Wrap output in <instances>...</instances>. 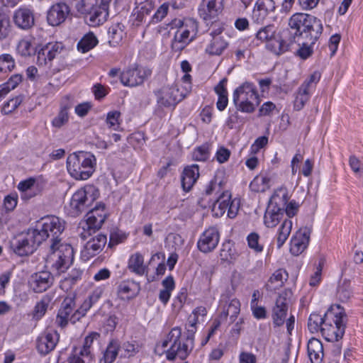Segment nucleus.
<instances>
[{
    "mask_svg": "<svg viewBox=\"0 0 363 363\" xmlns=\"http://www.w3.org/2000/svg\"><path fill=\"white\" fill-rule=\"evenodd\" d=\"M50 52V59L51 61L58 56L64 50V45L62 43L55 42L47 43Z\"/></svg>",
    "mask_w": 363,
    "mask_h": 363,
    "instance_id": "bf43d9fd",
    "label": "nucleus"
},
{
    "mask_svg": "<svg viewBox=\"0 0 363 363\" xmlns=\"http://www.w3.org/2000/svg\"><path fill=\"white\" fill-rule=\"evenodd\" d=\"M223 0H203L199 8V14L204 21L216 18L223 8Z\"/></svg>",
    "mask_w": 363,
    "mask_h": 363,
    "instance_id": "6ab92c4d",
    "label": "nucleus"
},
{
    "mask_svg": "<svg viewBox=\"0 0 363 363\" xmlns=\"http://www.w3.org/2000/svg\"><path fill=\"white\" fill-rule=\"evenodd\" d=\"M269 179L264 175H257L251 182V190L263 192L269 188Z\"/></svg>",
    "mask_w": 363,
    "mask_h": 363,
    "instance_id": "c03bdc74",
    "label": "nucleus"
},
{
    "mask_svg": "<svg viewBox=\"0 0 363 363\" xmlns=\"http://www.w3.org/2000/svg\"><path fill=\"white\" fill-rule=\"evenodd\" d=\"M35 54H37V64L38 65H45L48 62L51 61L50 59V52L47 44L40 48L39 50H37Z\"/></svg>",
    "mask_w": 363,
    "mask_h": 363,
    "instance_id": "3c124183",
    "label": "nucleus"
},
{
    "mask_svg": "<svg viewBox=\"0 0 363 363\" xmlns=\"http://www.w3.org/2000/svg\"><path fill=\"white\" fill-rule=\"evenodd\" d=\"M54 278L50 272L43 271L32 276L30 286L35 293H43L53 284Z\"/></svg>",
    "mask_w": 363,
    "mask_h": 363,
    "instance_id": "aec40b11",
    "label": "nucleus"
},
{
    "mask_svg": "<svg viewBox=\"0 0 363 363\" xmlns=\"http://www.w3.org/2000/svg\"><path fill=\"white\" fill-rule=\"evenodd\" d=\"M220 234L215 227L206 230L201 235L197 246L200 251L207 253L213 250L218 244Z\"/></svg>",
    "mask_w": 363,
    "mask_h": 363,
    "instance_id": "4468645a",
    "label": "nucleus"
},
{
    "mask_svg": "<svg viewBox=\"0 0 363 363\" xmlns=\"http://www.w3.org/2000/svg\"><path fill=\"white\" fill-rule=\"evenodd\" d=\"M306 86L301 85L297 91L294 105L296 111L301 110L310 98L309 90L306 88Z\"/></svg>",
    "mask_w": 363,
    "mask_h": 363,
    "instance_id": "a19ab883",
    "label": "nucleus"
},
{
    "mask_svg": "<svg viewBox=\"0 0 363 363\" xmlns=\"http://www.w3.org/2000/svg\"><path fill=\"white\" fill-rule=\"evenodd\" d=\"M68 112L66 107L62 108L58 115L52 120V125L60 128L68 121Z\"/></svg>",
    "mask_w": 363,
    "mask_h": 363,
    "instance_id": "5fc2aeb1",
    "label": "nucleus"
},
{
    "mask_svg": "<svg viewBox=\"0 0 363 363\" xmlns=\"http://www.w3.org/2000/svg\"><path fill=\"white\" fill-rule=\"evenodd\" d=\"M13 26L10 18L4 13H0V41L9 38L12 35Z\"/></svg>",
    "mask_w": 363,
    "mask_h": 363,
    "instance_id": "ea45409f",
    "label": "nucleus"
},
{
    "mask_svg": "<svg viewBox=\"0 0 363 363\" xmlns=\"http://www.w3.org/2000/svg\"><path fill=\"white\" fill-rule=\"evenodd\" d=\"M139 285L134 281H123L118 286V294L122 299H130L137 296Z\"/></svg>",
    "mask_w": 363,
    "mask_h": 363,
    "instance_id": "c756f323",
    "label": "nucleus"
},
{
    "mask_svg": "<svg viewBox=\"0 0 363 363\" xmlns=\"http://www.w3.org/2000/svg\"><path fill=\"white\" fill-rule=\"evenodd\" d=\"M299 45V48L296 51V55L302 60H306L313 53V46L316 41L312 40H298L296 41Z\"/></svg>",
    "mask_w": 363,
    "mask_h": 363,
    "instance_id": "c9c22d12",
    "label": "nucleus"
},
{
    "mask_svg": "<svg viewBox=\"0 0 363 363\" xmlns=\"http://www.w3.org/2000/svg\"><path fill=\"white\" fill-rule=\"evenodd\" d=\"M123 26L121 23L112 25L108 30V43L111 46L118 45L123 39Z\"/></svg>",
    "mask_w": 363,
    "mask_h": 363,
    "instance_id": "f704fd0d",
    "label": "nucleus"
},
{
    "mask_svg": "<svg viewBox=\"0 0 363 363\" xmlns=\"http://www.w3.org/2000/svg\"><path fill=\"white\" fill-rule=\"evenodd\" d=\"M230 156V151L224 147H220L216 154V158L220 164L227 162Z\"/></svg>",
    "mask_w": 363,
    "mask_h": 363,
    "instance_id": "69168bd1",
    "label": "nucleus"
},
{
    "mask_svg": "<svg viewBox=\"0 0 363 363\" xmlns=\"http://www.w3.org/2000/svg\"><path fill=\"white\" fill-rule=\"evenodd\" d=\"M38 240L31 229L26 234L18 235L11 243L13 252L19 256H27L36 250L40 245Z\"/></svg>",
    "mask_w": 363,
    "mask_h": 363,
    "instance_id": "9d476101",
    "label": "nucleus"
},
{
    "mask_svg": "<svg viewBox=\"0 0 363 363\" xmlns=\"http://www.w3.org/2000/svg\"><path fill=\"white\" fill-rule=\"evenodd\" d=\"M250 83L246 82L238 86L233 93V103L238 111L250 112Z\"/></svg>",
    "mask_w": 363,
    "mask_h": 363,
    "instance_id": "a211bd4d",
    "label": "nucleus"
},
{
    "mask_svg": "<svg viewBox=\"0 0 363 363\" xmlns=\"http://www.w3.org/2000/svg\"><path fill=\"white\" fill-rule=\"evenodd\" d=\"M96 3V0H79L75 2L74 6L79 13L87 14L91 11Z\"/></svg>",
    "mask_w": 363,
    "mask_h": 363,
    "instance_id": "09e8293b",
    "label": "nucleus"
},
{
    "mask_svg": "<svg viewBox=\"0 0 363 363\" xmlns=\"http://www.w3.org/2000/svg\"><path fill=\"white\" fill-rule=\"evenodd\" d=\"M255 7L267 15L269 11L275 9V5L273 0H257Z\"/></svg>",
    "mask_w": 363,
    "mask_h": 363,
    "instance_id": "864d4df0",
    "label": "nucleus"
},
{
    "mask_svg": "<svg viewBox=\"0 0 363 363\" xmlns=\"http://www.w3.org/2000/svg\"><path fill=\"white\" fill-rule=\"evenodd\" d=\"M291 295V291L286 290L276 300L272 310L273 323L276 326L282 325L285 321Z\"/></svg>",
    "mask_w": 363,
    "mask_h": 363,
    "instance_id": "f8f14e48",
    "label": "nucleus"
},
{
    "mask_svg": "<svg viewBox=\"0 0 363 363\" xmlns=\"http://www.w3.org/2000/svg\"><path fill=\"white\" fill-rule=\"evenodd\" d=\"M16 51L23 57H28L35 55L37 48L30 41L22 39L17 45Z\"/></svg>",
    "mask_w": 363,
    "mask_h": 363,
    "instance_id": "79ce46f5",
    "label": "nucleus"
},
{
    "mask_svg": "<svg viewBox=\"0 0 363 363\" xmlns=\"http://www.w3.org/2000/svg\"><path fill=\"white\" fill-rule=\"evenodd\" d=\"M332 315L335 325L331 323L325 322L323 326L321 327L320 331L322 335L329 342L338 341L341 339L345 333V325L344 324V318L345 314L340 310H337Z\"/></svg>",
    "mask_w": 363,
    "mask_h": 363,
    "instance_id": "1a4fd4ad",
    "label": "nucleus"
},
{
    "mask_svg": "<svg viewBox=\"0 0 363 363\" xmlns=\"http://www.w3.org/2000/svg\"><path fill=\"white\" fill-rule=\"evenodd\" d=\"M74 307L75 302L74 298L67 297L65 298L56 318V322L60 327H65L67 325L68 321H70V318L72 316L70 314Z\"/></svg>",
    "mask_w": 363,
    "mask_h": 363,
    "instance_id": "b1692460",
    "label": "nucleus"
},
{
    "mask_svg": "<svg viewBox=\"0 0 363 363\" xmlns=\"http://www.w3.org/2000/svg\"><path fill=\"white\" fill-rule=\"evenodd\" d=\"M194 38L186 30H177L172 43V48L176 52H181Z\"/></svg>",
    "mask_w": 363,
    "mask_h": 363,
    "instance_id": "cd10ccee",
    "label": "nucleus"
},
{
    "mask_svg": "<svg viewBox=\"0 0 363 363\" xmlns=\"http://www.w3.org/2000/svg\"><path fill=\"white\" fill-rule=\"evenodd\" d=\"M289 200L286 188H279L272 196L264 216L267 228L275 227L284 218V207Z\"/></svg>",
    "mask_w": 363,
    "mask_h": 363,
    "instance_id": "39448f33",
    "label": "nucleus"
},
{
    "mask_svg": "<svg viewBox=\"0 0 363 363\" xmlns=\"http://www.w3.org/2000/svg\"><path fill=\"white\" fill-rule=\"evenodd\" d=\"M168 9L169 7L167 4H163L161 5L153 16L152 21L155 23L161 21L167 14Z\"/></svg>",
    "mask_w": 363,
    "mask_h": 363,
    "instance_id": "338daca9",
    "label": "nucleus"
},
{
    "mask_svg": "<svg viewBox=\"0 0 363 363\" xmlns=\"http://www.w3.org/2000/svg\"><path fill=\"white\" fill-rule=\"evenodd\" d=\"M223 169H218L216 172L213 179L206 186L204 193L206 195H211L213 191H220L223 189L226 183V178Z\"/></svg>",
    "mask_w": 363,
    "mask_h": 363,
    "instance_id": "c85d7f7f",
    "label": "nucleus"
},
{
    "mask_svg": "<svg viewBox=\"0 0 363 363\" xmlns=\"http://www.w3.org/2000/svg\"><path fill=\"white\" fill-rule=\"evenodd\" d=\"M69 12V7L66 4H55L47 12V21L52 26H60L65 22Z\"/></svg>",
    "mask_w": 363,
    "mask_h": 363,
    "instance_id": "f3484780",
    "label": "nucleus"
},
{
    "mask_svg": "<svg viewBox=\"0 0 363 363\" xmlns=\"http://www.w3.org/2000/svg\"><path fill=\"white\" fill-rule=\"evenodd\" d=\"M23 96L19 95L8 101L1 108L4 114H9L16 110L23 100Z\"/></svg>",
    "mask_w": 363,
    "mask_h": 363,
    "instance_id": "49530a36",
    "label": "nucleus"
},
{
    "mask_svg": "<svg viewBox=\"0 0 363 363\" xmlns=\"http://www.w3.org/2000/svg\"><path fill=\"white\" fill-rule=\"evenodd\" d=\"M50 250L47 263L57 273L65 272L74 260L73 247L69 244L60 242L54 249L50 248Z\"/></svg>",
    "mask_w": 363,
    "mask_h": 363,
    "instance_id": "423d86ee",
    "label": "nucleus"
},
{
    "mask_svg": "<svg viewBox=\"0 0 363 363\" xmlns=\"http://www.w3.org/2000/svg\"><path fill=\"white\" fill-rule=\"evenodd\" d=\"M83 271L74 268L72 269L61 281V288L64 290H69L75 285L78 281L82 279Z\"/></svg>",
    "mask_w": 363,
    "mask_h": 363,
    "instance_id": "2f4dec72",
    "label": "nucleus"
},
{
    "mask_svg": "<svg viewBox=\"0 0 363 363\" xmlns=\"http://www.w3.org/2000/svg\"><path fill=\"white\" fill-rule=\"evenodd\" d=\"M144 259L140 253L133 255L128 261V269L138 275H143L146 272V267L143 265Z\"/></svg>",
    "mask_w": 363,
    "mask_h": 363,
    "instance_id": "72a5a7b5",
    "label": "nucleus"
},
{
    "mask_svg": "<svg viewBox=\"0 0 363 363\" xmlns=\"http://www.w3.org/2000/svg\"><path fill=\"white\" fill-rule=\"evenodd\" d=\"M227 45L228 43L221 37H213L212 42L206 48V52L210 55H219Z\"/></svg>",
    "mask_w": 363,
    "mask_h": 363,
    "instance_id": "37998d69",
    "label": "nucleus"
},
{
    "mask_svg": "<svg viewBox=\"0 0 363 363\" xmlns=\"http://www.w3.org/2000/svg\"><path fill=\"white\" fill-rule=\"evenodd\" d=\"M308 357L311 363H321L323 359V346L322 342L316 339L309 340L307 345Z\"/></svg>",
    "mask_w": 363,
    "mask_h": 363,
    "instance_id": "a878e982",
    "label": "nucleus"
},
{
    "mask_svg": "<svg viewBox=\"0 0 363 363\" xmlns=\"http://www.w3.org/2000/svg\"><path fill=\"white\" fill-rule=\"evenodd\" d=\"M210 157L209 145L203 144L197 147L193 152L192 157L196 161H206Z\"/></svg>",
    "mask_w": 363,
    "mask_h": 363,
    "instance_id": "de8ad7c7",
    "label": "nucleus"
},
{
    "mask_svg": "<svg viewBox=\"0 0 363 363\" xmlns=\"http://www.w3.org/2000/svg\"><path fill=\"white\" fill-rule=\"evenodd\" d=\"M150 74L149 69L138 67L128 69L121 74V82L125 86H135L142 84Z\"/></svg>",
    "mask_w": 363,
    "mask_h": 363,
    "instance_id": "ddd939ff",
    "label": "nucleus"
},
{
    "mask_svg": "<svg viewBox=\"0 0 363 363\" xmlns=\"http://www.w3.org/2000/svg\"><path fill=\"white\" fill-rule=\"evenodd\" d=\"M289 28L283 30V37L289 42V47L296 39L317 41L321 35L323 26L321 21L305 13H296L289 20Z\"/></svg>",
    "mask_w": 363,
    "mask_h": 363,
    "instance_id": "f257e3e1",
    "label": "nucleus"
},
{
    "mask_svg": "<svg viewBox=\"0 0 363 363\" xmlns=\"http://www.w3.org/2000/svg\"><path fill=\"white\" fill-rule=\"evenodd\" d=\"M99 194L98 189L91 185L79 189L72 195L69 203L72 214L76 216L84 211L98 198Z\"/></svg>",
    "mask_w": 363,
    "mask_h": 363,
    "instance_id": "6e6552de",
    "label": "nucleus"
},
{
    "mask_svg": "<svg viewBox=\"0 0 363 363\" xmlns=\"http://www.w3.org/2000/svg\"><path fill=\"white\" fill-rule=\"evenodd\" d=\"M288 277V273L285 269H279L270 277L268 285L273 289H279L284 285Z\"/></svg>",
    "mask_w": 363,
    "mask_h": 363,
    "instance_id": "e433bc0d",
    "label": "nucleus"
},
{
    "mask_svg": "<svg viewBox=\"0 0 363 363\" xmlns=\"http://www.w3.org/2000/svg\"><path fill=\"white\" fill-rule=\"evenodd\" d=\"M121 113L117 111H111L107 114L106 123L110 128L117 130L119 128L118 118Z\"/></svg>",
    "mask_w": 363,
    "mask_h": 363,
    "instance_id": "13d9d810",
    "label": "nucleus"
},
{
    "mask_svg": "<svg viewBox=\"0 0 363 363\" xmlns=\"http://www.w3.org/2000/svg\"><path fill=\"white\" fill-rule=\"evenodd\" d=\"M335 310H340V306L339 305L331 306L323 317L316 313H311L308 321V328L309 330L313 333L318 332L321 327L325 323L328 317L333 315Z\"/></svg>",
    "mask_w": 363,
    "mask_h": 363,
    "instance_id": "4be33fe9",
    "label": "nucleus"
},
{
    "mask_svg": "<svg viewBox=\"0 0 363 363\" xmlns=\"http://www.w3.org/2000/svg\"><path fill=\"white\" fill-rule=\"evenodd\" d=\"M251 311L254 318L257 320H264L268 317L266 307L259 306L258 303L252 304V302H251Z\"/></svg>",
    "mask_w": 363,
    "mask_h": 363,
    "instance_id": "603ef678",
    "label": "nucleus"
},
{
    "mask_svg": "<svg viewBox=\"0 0 363 363\" xmlns=\"http://www.w3.org/2000/svg\"><path fill=\"white\" fill-rule=\"evenodd\" d=\"M58 340L59 336L57 333L42 334L37 340L38 351L41 354H48L55 349Z\"/></svg>",
    "mask_w": 363,
    "mask_h": 363,
    "instance_id": "5701e85b",
    "label": "nucleus"
},
{
    "mask_svg": "<svg viewBox=\"0 0 363 363\" xmlns=\"http://www.w3.org/2000/svg\"><path fill=\"white\" fill-rule=\"evenodd\" d=\"M158 107H175L184 99V96L175 86L162 87L155 91Z\"/></svg>",
    "mask_w": 363,
    "mask_h": 363,
    "instance_id": "9b49d317",
    "label": "nucleus"
},
{
    "mask_svg": "<svg viewBox=\"0 0 363 363\" xmlns=\"http://www.w3.org/2000/svg\"><path fill=\"white\" fill-rule=\"evenodd\" d=\"M337 295L341 301L344 302L347 301L351 296V291L349 289V286L347 284H343L342 285L339 286Z\"/></svg>",
    "mask_w": 363,
    "mask_h": 363,
    "instance_id": "e2e57ef3",
    "label": "nucleus"
},
{
    "mask_svg": "<svg viewBox=\"0 0 363 363\" xmlns=\"http://www.w3.org/2000/svg\"><path fill=\"white\" fill-rule=\"evenodd\" d=\"M108 13L104 6H93L91 11L89 12L86 16V21L89 26H97L106 21Z\"/></svg>",
    "mask_w": 363,
    "mask_h": 363,
    "instance_id": "bb28decb",
    "label": "nucleus"
},
{
    "mask_svg": "<svg viewBox=\"0 0 363 363\" xmlns=\"http://www.w3.org/2000/svg\"><path fill=\"white\" fill-rule=\"evenodd\" d=\"M92 303L88 299H86L81 305L80 308L77 309L71 316L70 322L75 323L82 317H83L86 311L92 306Z\"/></svg>",
    "mask_w": 363,
    "mask_h": 363,
    "instance_id": "8fccbe9b",
    "label": "nucleus"
},
{
    "mask_svg": "<svg viewBox=\"0 0 363 363\" xmlns=\"http://www.w3.org/2000/svg\"><path fill=\"white\" fill-rule=\"evenodd\" d=\"M118 348H119V346H118L117 342H116V341L113 340L108 344V345L104 354V359L105 363L113 362V361L116 359V358L118 355Z\"/></svg>",
    "mask_w": 363,
    "mask_h": 363,
    "instance_id": "a18cd8bd",
    "label": "nucleus"
},
{
    "mask_svg": "<svg viewBox=\"0 0 363 363\" xmlns=\"http://www.w3.org/2000/svg\"><path fill=\"white\" fill-rule=\"evenodd\" d=\"M199 177V166L193 164L184 168L182 175V186L185 191L191 189Z\"/></svg>",
    "mask_w": 363,
    "mask_h": 363,
    "instance_id": "393cba45",
    "label": "nucleus"
},
{
    "mask_svg": "<svg viewBox=\"0 0 363 363\" xmlns=\"http://www.w3.org/2000/svg\"><path fill=\"white\" fill-rule=\"evenodd\" d=\"M50 299L48 296H45L38 302L35 307L34 315L38 318H41L47 311Z\"/></svg>",
    "mask_w": 363,
    "mask_h": 363,
    "instance_id": "052dcab7",
    "label": "nucleus"
},
{
    "mask_svg": "<svg viewBox=\"0 0 363 363\" xmlns=\"http://www.w3.org/2000/svg\"><path fill=\"white\" fill-rule=\"evenodd\" d=\"M311 230L308 228H300L291 240L290 252L298 256L307 247L310 240Z\"/></svg>",
    "mask_w": 363,
    "mask_h": 363,
    "instance_id": "dca6fc26",
    "label": "nucleus"
},
{
    "mask_svg": "<svg viewBox=\"0 0 363 363\" xmlns=\"http://www.w3.org/2000/svg\"><path fill=\"white\" fill-rule=\"evenodd\" d=\"M106 242V235L102 233H99L91 238L86 242L81 251L82 258L84 260H89L91 257H94L102 250Z\"/></svg>",
    "mask_w": 363,
    "mask_h": 363,
    "instance_id": "2eb2a0df",
    "label": "nucleus"
},
{
    "mask_svg": "<svg viewBox=\"0 0 363 363\" xmlns=\"http://www.w3.org/2000/svg\"><path fill=\"white\" fill-rule=\"evenodd\" d=\"M184 30H186L192 35L193 38H196L198 32V23L191 18H184Z\"/></svg>",
    "mask_w": 363,
    "mask_h": 363,
    "instance_id": "680f3d73",
    "label": "nucleus"
},
{
    "mask_svg": "<svg viewBox=\"0 0 363 363\" xmlns=\"http://www.w3.org/2000/svg\"><path fill=\"white\" fill-rule=\"evenodd\" d=\"M292 228V221L285 218L278 230L277 247L280 248L288 239Z\"/></svg>",
    "mask_w": 363,
    "mask_h": 363,
    "instance_id": "4c0bfd02",
    "label": "nucleus"
},
{
    "mask_svg": "<svg viewBox=\"0 0 363 363\" xmlns=\"http://www.w3.org/2000/svg\"><path fill=\"white\" fill-rule=\"evenodd\" d=\"M86 217V220L80 223L79 227L83 230L79 233V236L82 240L86 239L88 236L91 235L96 230L101 228L107 218L105 205L102 203L96 205L87 213Z\"/></svg>",
    "mask_w": 363,
    "mask_h": 363,
    "instance_id": "0eeeda50",
    "label": "nucleus"
},
{
    "mask_svg": "<svg viewBox=\"0 0 363 363\" xmlns=\"http://www.w3.org/2000/svg\"><path fill=\"white\" fill-rule=\"evenodd\" d=\"M240 313V303L238 300H232L228 306L223 308V311L220 313V318L225 320L227 318L230 317V323H233L235 318Z\"/></svg>",
    "mask_w": 363,
    "mask_h": 363,
    "instance_id": "473e14b6",
    "label": "nucleus"
},
{
    "mask_svg": "<svg viewBox=\"0 0 363 363\" xmlns=\"http://www.w3.org/2000/svg\"><path fill=\"white\" fill-rule=\"evenodd\" d=\"M13 21L16 26L23 30H28L35 24L33 11L28 8H21L13 13Z\"/></svg>",
    "mask_w": 363,
    "mask_h": 363,
    "instance_id": "412c9836",
    "label": "nucleus"
},
{
    "mask_svg": "<svg viewBox=\"0 0 363 363\" xmlns=\"http://www.w3.org/2000/svg\"><path fill=\"white\" fill-rule=\"evenodd\" d=\"M98 43V40L93 33L86 34L78 43L77 48L83 53L94 48Z\"/></svg>",
    "mask_w": 363,
    "mask_h": 363,
    "instance_id": "58836bf2",
    "label": "nucleus"
},
{
    "mask_svg": "<svg viewBox=\"0 0 363 363\" xmlns=\"http://www.w3.org/2000/svg\"><path fill=\"white\" fill-rule=\"evenodd\" d=\"M231 201V194L228 191H223L222 194L213 203L212 211L218 215L222 216L228 209Z\"/></svg>",
    "mask_w": 363,
    "mask_h": 363,
    "instance_id": "7c9ffc66",
    "label": "nucleus"
},
{
    "mask_svg": "<svg viewBox=\"0 0 363 363\" xmlns=\"http://www.w3.org/2000/svg\"><path fill=\"white\" fill-rule=\"evenodd\" d=\"M96 158L90 152L80 151L70 155L67 159V167L72 177L86 180L94 172Z\"/></svg>",
    "mask_w": 363,
    "mask_h": 363,
    "instance_id": "7ed1b4c3",
    "label": "nucleus"
},
{
    "mask_svg": "<svg viewBox=\"0 0 363 363\" xmlns=\"http://www.w3.org/2000/svg\"><path fill=\"white\" fill-rule=\"evenodd\" d=\"M40 244L49 239L50 248L54 249L61 242V235L65 230L64 223L58 217L48 216L36 222L31 229Z\"/></svg>",
    "mask_w": 363,
    "mask_h": 363,
    "instance_id": "f03ea898",
    "label": "nucleus"
},
{
    "mask_svg": "<svg viewBox=\"0 0 363 363\" xmlns=\"http://www.w3.org/2000/svg\"><path fill=\"white\" fill-rule=\"evenodd\" d=\"M21 81L22 76L21 74H13L2 85L1 88L8 94L11 89H15Z\"/></svg>",
    "mask_w": 363,
    "mask_h": 363,
    "instance_id": "6e6d98bb",
    "label": "nucleus"
},
{
    "mask_svg": "<svg viewBox=\"0 0 363 363\" xmlns=\"http://www.w3.org/2000/svg\"><path fill=\"white\" fill-rule=\"evenodd\" d=\"M218 89L220 91H215L218 95L216 106L219 111H223L226 108L228 103V92L226 89H222L221 86H220Z\"/></svg>",
    "mask_w": 363,
    "mask_h": 363,
    "instance_id": "4d7b16f0",
    "label": "nucleus"
},
{
    "mask_svg": "<svg viewBox=\"0 0 363 363\" xmlns=\"http://www.w3.org/2000/svg\"><path fill=\"white\" fill-rule=\"evenodd\" d=\"M232 247L233 244L230 241L225 242L223 244L220 254L222 259H228L229 258H232L233 255Z\"/></svg>",
    "mask_w": 363,
    "mask_h": 363,
    "instance_id": "774afa93",
    "label": "nucleus"
},
{
    "mask_svg": "<svg viewBox=\"0 0 363 363\" xmlns=\"http://www.w3.org/2000/svg\"><path fill=\"white\" fill-rule=\"evenodd\" d=\"M275 108L276 105L272 101L265 102L259 108L258 116H269Z\"/></svg>",
    "mask_w": 363,
    "mask_h": 363,
    "instance_id": "0e129e2a",
    "label": "nucleus"
},
{
    "mask_svg": "<svg viewBox=\"0 0 363 363\" xmlns=\"http://www.w3.org/2000/svg\"><path fill=\"white\" fill-rule=\"evenodd\" d=\"M255 37L252 43L259 45L265 43L267 48L276 55H281L289 50V42L283 37V31L280 36L276 35V28L274 25H267L261 28H253Z\"/></svg>",
    "mask_w": 363,
    "mask_h": 363,
    "instance_id": "20e7f679",
    "label": "nucleus"
}]
</instances>
